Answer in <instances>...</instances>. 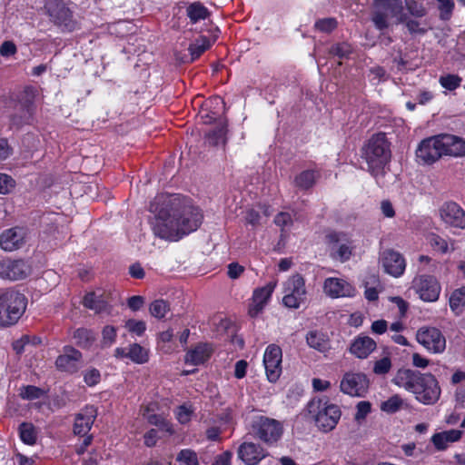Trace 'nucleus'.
<instances>
[{
  "label": "nucleus",
  "mask_w": 465,
  "mask_h": 465,
  "mask_svg": "<svg viewBox=\"0 0 465 465\" xmlns=\"http://www.w3.org/2000/svg\"><path fill=\"white\" fill-rule=\"evenodd\" d=\"M149 210L155 214L154 234L168 241H178L197 230L203 220L197 207L176 196H157Z\"/></svg>",
  "instance_id": "nucleus-1"
},
{
  "label": "nucleus",
  "mask_w": 465,
  "mask_h": 465,
  "mask_svg": "<svg viewBox=\"0 0 465 465\" xmlns=\"http://www.w3.org/2000/svg\"><path fill=\"white\" fill-rule=\"evenodd\" d=\"M393 381L399 387L413 393L415 399L425 405L435 404L441 394L439 381L431 373L402 369L398 371Z\"/></svg>",
  "instance_id": "nucleus-2"
},
{
  "label": "nucleus",
  "mask_w": 465,
  "mask_h": 465,
  "mask_svg": "<svg viewBox=\"0 0 465 465\" xmlns=\"http://www.w3.org/2000/svg\"><path fill=\"white\" fill-rule=\"evenodd\" d=\"M361 153L372 176L384 174V167L391 158V143L385 133L372 134L362 145Z\"/></svg>",
  "instance_id": "nucleus-3"
},
{
  "label": "nucleus",
  "mask_w": 465,
  "mask_h": 465,
  "mask_svg": "<svg viewBox=\"0 0 465 465\" xmlns=\"http://www.w3.org/2000/svg\"><path fill=\"white\" fill-rule=\"evenodd\" d=\"M27 307L25 295L15 288L0 289V326L15 325Z\"/></svg>",
  "instance_id": "nucleus-4"
},
{
  "label": "nucleus",
  "mask_w": 465,
  "mask_h": 465,
  "mask_svg": "<svg viewBox=\"0 0 465 465\" xmlns=\"http://www.w3.org/2000/svg\"><path fill=\"white\" fill-rule=\"evenodd\" d=\"M307 411L316 426L323 432L332 430L341 419V411L338 405L324 398H313L307 404Z\"/></svg>",
  "instance_id": "nucleus-5"
},
{
  "label": "nucleus",
  "mask_w": 465,
  "mask_h": 465,
  "mask_svg": "<svg viewBox=\"0 0 465 465\" xmlns=\"http://www.w3.org/2000/svg\"><path fill=\"white\" fill-rule=\"evenodd\" d=\"M45 9L54 24L63 31L73 32L77 29V21L62 0H45Z\"/></svg>",
  "instance_id": "nucleus-6"
},
{
  "label": "nucleus",
  "mask_w": 465,
  "mask_h": 465,
  "mask_svg": "<svg viewBox=\"0 0 465 465\" xmlns=\"http://www.w3.org/2000/svg\"><path fill=\"white\" fill-rule=\"evenodd\" d=\"M371 21L378 30L389 27L390 20L398 17L402 11L401 0H374Z\"/></svg>",
  "instance_id": "nucleus-7"
},
{
  "label": "nucleus",
  "mask_w": 465,
  "mask_h": 465,
  "mask_svg": "<svg viewBox=\"0 0 465 465\" xmlns=\"http://www.w3.org/2000/svg\"><path fill=\"white\" fill-rule=\"evenodd\" d=\"M252 432L255 437L266 444L277 442L282 435V424L268 417L261 416L255 420L252 425Z\"/></svg>",
  "instance_id": "nucleus-8"
},
{
  "label": "nucleus",
  "mask_w": 465,
  "mask_h": 465,
  "mask_svg": "<svg viewBox=\"0 0 465 465\" xmlns=\"http://www.w3.org/2000/svg\"><path fill=\"white\" fill-rule=\"evenodd\" d=\"M286 294L282 299L283 304L291 309H297L306 298L305 281L300 274L293 275L287 282Z\"/></svg>",
  "instance_id": "nucleus-9"
},
{
  "label": "nucleus",
  "mask_w": 465,
  "mask_h": 465,
  "mask_svg": "<svg viewBox=\"0 0 465 465\" xmlns=\"http://www.w3.org/2000/svg\"><path fill=\"white\" fill-rule=\"evenodd\" d=\"M340 388L345 394L363 397L369 389V380L364 373L347 372L341 381Z\"/></svg>",
  "instance_id": "nucleus-10"
},
{
  "label": "nucleus",
  "mask_w": 465,
  "mask_h": 465,
  "mask_svg": "<svg viewBox=\"0 0 465 465\" xmlns=\"http://www.w3.org/2000/svg\"><path fill=\"white\" fill-rule=\"evenodd\" d=\"M417 341L428 351L440 353L446 348V340L441 331L434 327L420 328L416 334Z\"/></svg>",
  "instance_id": "nucleus-11"
},
{
  "label": "nucleus",
  "mask_w": 465,
  "mask_h": 465,
  "mask_svg": "<svg viewBox=\"0 0 465 465\" xmlns=\"http://www.w3.org/2000/svg\"><path fill=\"white\" fill-rule=\"evenodd\" d=\"M413 287L420 298L425 302H435L439 299L440 285L432 275L422 274L415 277Z\"/></svg>",
  "instance_id": "nucleus-12"
},
{
  "label": "nucleus",
  "mask_w": 465,
  "mask_h": 465,
  "mask_svg": "<svg viewBox=\"0 0 465 465\" xmlns=\"http://www.w3.org/2000/svg\"><path fill=\"white\" fill-rule=\"evenodd\" d=\"M31 272L30 266L23 260L0 261V277L5 280L18 281L26 278Z\"/></svg>",
  "instance_id": "nucleus-13"
},
{
  "label": "nucleus",
  "mask_w": 465,
  "mask_h": 465,
  "mask_svg": "<svg viewBox=\"0 0 465 465\" xmlns=\"http://www.w3.org/2000/svg\"><path fill=\"white\" fill-rule=\"evenodd\" d=\"M440 143L439 135L422 140L416 151L417 157L426 164L434 163L444 156Z\"/></svg>",
  "instance_id": "nucleus-14"
},
{
  "label": "nucleus",
  "mask_w": 465,
  "mask_h": 465,
  "mask_svg": "<svg viewBox=\"0 0 465 465\" xmlns=\"http://www.w3.org/2000/svg\"><path fill=\"white\" fill-rule=\"evenodd\" d=\"M282 349L275 344L269 345L264 352L263 363L271 382H275L282 373Z\"/></svg>",
  "instance_id": "nucleus-15"
},
{
  "label": "nucleus",
  "mask_w": 465,
  "mask_h": 465,
  "mask_svg": "<svg viewBox=\"0 0 465 465\" xmlns=\"http://www.w3.org/2000/svg\"><path fill=\"white\" fill-rule=\"evenodd\" d=\"M55 366L61 371L75 373L82 367V353L72 346H64L63 353L56 358Z\"/></svg>",
  "instance_id": "nucleus-16"
},
{
  "label": "nucleus",
  "mask_w": 465,
  "mask_h": 465,
  "mask_svg": "<svg viewBox=\"0 0 465 465\" xmlns=\"http://www.w3.org/2000/svg\"><path fill=\"white\" fill-rule=\"evenodd\" d=\"M380 262L384 272L393 277L401 276L405 271V259L400 252L392 249L384 250L381 253Z\"/></svg>",
  "instance_id": "nucleus-17"
},
{
  "label": "nucleus",
  "mask_w": 465,
  "mask_h": 465,
  "mask_svg": "<svg viewBox=\"0 0 465 465\" xmlns=\"http://www.w3.org/2000/svg\"><path fill=\"white\" fill-rule=\"evenodd\" d=\"M440 215L447 225L465 229V211L456 203H445L440 209Z\"/></svg>",
  "instance_id": "nucleus-18"
},
{
  "label": "nucleus",
  "mask_w": 465,
  "mask_h": 465,
  "mask_svg": "<svg viewBox=\"0 0 465 465\" xmlns=\"http://www.w3.org/2000/svg\"><path fill=\"white\" fill-rule=\"evenodd\" d=\"M442 153L444 156H465V140L452 134H439Z\"/></svg>",
  "instance_id": "nucleus-19"
},
{
  "label": "nucleus",
  "mask_w": 465,
  "mask_h": 465,
  "mask_svg": "<svg viewBox=\"0 0 465 465\" xmlns=\"http://www.w3.org/2000/svg\"><path fill=\"white\" fill-rule=\"evenodd\" d=\"M323 291L331 298L351 297L354 295V288L346 281L339 278H327L323 282Z\"/></svg>",
  "instance_id": "nucleus-20"
},
{
  "label": "nucleus",
  "mask_w": 465,
  "mask_h": 465,
  "mask_svg": "<svg viewBox=\"0 0 465 465\" xmlns=\"http://www.w3.org/2000/svg\"><path fill=\"white\" fill-rule=\"evenodd\" d=\"M238 457L246 465H256L267 456L262 447L253 442H243L238 448Z\"/></svg>",
  "instance_id": "nucleus-21"
},
{
  "label": "nucleus",
  "mask_w": 465,
  "mask_h": 465,
  "mask_svg": "<svg viewBox=\"0 0 465 465\" xmlns=\"http://www.w3.org/2000/svg\"><path fill=\"white\" fill-rule=\"evenodd\" d=\"M25 232L19 227L11 228L2 232L0 245L7 252H13L21 248L25 243Z\"/></svg>",
  "instance_id": "nucleus-22"
},
{
  "label": "nucleus",
  "mask_w": 465,
  "mask_h": 465,
  "mask_svg": "<svg viewBox=\"0 0 465 465\" xmlns=\"http://www.w3.org/2000/svg\"><path fill=\"white\" fill-rule=\"evenodd\" d=\"M96 415L97 411L94 406H86L75 418L74 424V434L85 436L91 430Z\"/></svg>",
  "instance_id": "nucleus-23"
},
{
  "label": "nucleus",
  "mask_w": 465,
  "mask_h": 465,
  "mask_svg": "<svg viewBox=\"0 0 465 465\" xmlns=\"http://www.w3.org/2000/svg\"><path fill=\"white\" fill-rule=\"evenodd\" d=\"M109 294L103 292H89L84 298V305L97 313L107 312L109 309Z\"/></svg>",
  "instance_id": "nucleus-24"
},
{
  "label": "nucleus",
  "mask_w": 465,
  "mask_h": 465,
  "mask_svg": "<svg viewBox=\"0 0 465 465\" xmlns=\"http://www.w3.org/2000/svg\"><path fill=\"white\" fill-rule=\"evenodd\" d=\"M376 348V342L368 336H359L350 347V351L357 358L365 359Z\"/></svg>",
  "instance_id": "nucleus-25"
},
{
  "label": "nucleus",
  "mask_w": 465,
  "mask_h": 465,
  "mask_svg": "<svg viewBox=\"0 0 465 465\" xmlns=\"http://www.w3.org/2000/svg\"><path fill=\"white\" fill-rule=\"evenodd\" d=\"M213 130L206 134L205 143L210 146H218L220 143L223 145L226 143L227 121L225 118H220Z\"/></svg>",
  "instance_id": "nucleus-26"
},
{
  "label": "nucleus",
  "mask_w": 465,
  "mask_h": 465,
  "mask_svg": "<svg viewBox=\"0 0 465 465\" xmlns=\"http://www.w3.org/2000/svg\"><path fill=\"white\" fill-rule=\"evenodd\" d=\"M213 352L212 347L207 343H200L185 355V362L193 365L204 363Z\"/></svg>",
  "instance_id": "nucleus-27"
},
{
  "label": "nucleus",
  "mask_w": 465,
  "mask_h": 465,
  "mask_svg": "<svg viewBox=\"0 0 465 465\" xmlns=\"http://www.w3.org/2000/svg\"><path fill=\"white\" fill-rule=\"evenodd\" d=\"M462 432L459 430H450L435 433L431 437V442L438 450L447 449L450 443L458 441L461 438Z\"/></svg>",
  "instance_id": "nucleus-28"
},
{
  "label": "nucleus",
  "mask_w": 465,
  "mask_h": 465,
  "mask_svg": "<svg viewBox=\"0 0 465 465\" xmlns=\"http://www.w3.org/2000/svg\"><path fill=\"white\" fill-rule=\"evenodd\" d=\"M307 344L320 352H326L330 350V340L324 333L318 331H311L306 335Z\"/></svg>",
  "instance_id": "nucleus-29"
},
{
  "label": "nucleus",
  "mask_w": 465,
  "mask_h": 465,
  "mask_svg": "<svg viewBox=\"0 0 465 465\" xmlns=\"http://www.w3.org/2000/svg\"><path fill=\"white\" fill-rule=\"evenodd\" d=\"M450 307L457 315L462 312L465 307V286L452 292L450 297Z\"/></svg>",
  "instance_id": "nucleus-30"
},
{
  "label": "nucleus",
  "mask_w": 465,
  "mask_h": 465,
  "mask_svg": "<svg viewBox=\"0 0 465 465\" xmlns=\"http://www.w3.org/2000/svg\"><path fill=\"white\" fill-rule=\"evenodd\" d=\"M212 45L207 36H200L189 45V52L192 60L197 59L203 53L209 49Z\"/></svg>",
  "instance_id": "nucleus-31"
},
{
  "label": "nucleus",
  "mask_w": 465,
  "mask_h": 465,
  "mask_svg": "<svg viewBox=\"0 0 465 465\" xmlns=\"http://www.w3.org/2000/svg\"><path fill=\"white\" fill-rule=\"evenodd\" d=\"M204 110H210V113L201 114L200 116H220L224 114V103L220 96L213 97L204 103Z\"/></svg>",
  "instance_id": "nucleus-32"
},
{
  "label": "nucleus",
  "mask_w": 465,
  "mask_h": 465,
  "mask_svg": "<svg viewBox=\"0 0 465 465\" xmlns=\"http://www.w3.org/2000/svg\"><path fill=\"white\" fill-rule=\"evenodd\" d=\"M76 344L82 348H89L95 340L94 332L90 330L80 328L74 332Z\"/></svg>",
  "instance_id": "nucleus-33"
},
{
  "label": "nucleus",
  "mask_w": 465,
  "mask_h": 465,
  "mask_svg": "<svg viewBox=\"0 0 465 465\" xmlns=\"http://www.w3.org/2000/svg\"><path fill=\"white\" fill-rule=\"evenodd\" d=\"M187 15L193 24L205 19L208 15V10L200 3H193L187 7Z\"/></svg>",
  "instance_id": "nucleus-34"
},
{
  "label": "nucleus",
  "mask_w": 465,
  "mask_h": 465,
  "mask_svg": "<svg viewBox=\"0 0 465 465\" xmlns=\"http://www.w3.org/2000/svg\"><path fill=\"white\" fill-rule=\"evenodd\" d=\"M19 433L21 440L28 445H33L36 441L35 428L32 423L23 422L19 426Z\"/></svg>",
  "instance_id": "nucleus-35"
},
{
  "label": "nucleus",
  "mask_w": 465,
  "mask_h": 465,
  "mask_svg": "<svg viewBox=\"0 0 465 465\" xmlns=\"http://www.w3.org/2000/svg\"><path fill=\"white\" fill-rule=\"evenodd\" d=\"M276 286V282H269L264 287L256 289L253 292V302H257L260 303L266 304L269 301L274 288Z\"/></svg>",
  "instance_id": "nucleus-36"
},
{
  "label": "nucleus",
  "mask_w": 465,
  "mask_h": 465,
  "mask_svg": "<svg viewBox=\"0 0 465 465\" xmlns=\"http://www.w3.org/2000/svg\"><path fill=\"white\" fill-rule=\"evenodd\" d=\"M149 311L152 316L163 319L170 311V306L164 300H155L150 304Z\"/></svg>",
  "instance_id": "nucleus-37"
},
{
  "label": "nucleus",
  "mask_w": 465,
  "mask_h": 465,
  "mask_svg": "<svg viewBox=\"0 0 465 465\" xmlns=\"http://www.w3.org/2000/svg\"><path fill=\"white\" fill-rule=\"evenodd\" d=\"M127 355L129 359L136 363H143L148 360L146 351L138 343H134L130 346Z\"/></svg>",
  "instance_id": "nucleus-38"
},
{
  "label": "nucleus",
  "mask_w": 465,
  "mask_h": 465,
  "mask_svg": "<svg viewBox=\"0 0 465 465\" xmlns=\"http://www.w3.org/2000/svg\"><path fill=\"white\" fill-rule=\"evenodd\" d=\"M180 465H198L197 453L192 450H182L176 457Z\"/></svg>",
  "instance_id": "nucleus-39"
},
{
  "label": "nucleus",
  "mask_w": 465,
  "mask_h": 465,
  "mask_svg": "<svg viewBox=\"0 0 465 465\" xmlns=\"http://www.w3.org/2000/svg\"><path fill=\"white\" fill-rule=\"evenodd\" d=\"M315 183V175L312 171H304L295 178V183L302 189H309Z\"/></svg>",
  "instance_id": "nucleus-40"
},
{
  "label": "nucleus",
  "mask_w": 465,
  "mask_h": 465,
  "mask_svg": "<svg viewBox=\"0 0 465 465\" xmlns=\"http://www.w3.org/2000/svg\"><path fill=\"white\" fill-rule=\"evenodd\" d=\"M438 2V9L440 12V18L441 20L447 21L449 20L454 10V1L453 0H437Z\"/></svg>",
  "instance_id": "nucleus-41"
},
{
  "label": "nucleus",
  "mask_w": 465,
  "mask_h": 465,
  "mask_svg": "<svg viewBox=\"0 0 465 465\" xmlns=\"http://www.w3.org/2000/svg\"><path fill=\"white\" fill-rule=\"evenodd\" d=\"M402 400L399 395H393L387 401L381 403V409L383 411L393 413L396 412L401 406Z\"/></svg>",
  "instance_id": "nucleus-42"
},
{
  "label": "nucleus",
  "mask_w": 465,
  "mask_h": 465,
  "mask_svg": "<svg viewBox=\"0 0 465 465\" xmlns=\"http://www.w3.org/2000/svg\"><path fill=\"white\" fill-rule=\"evenodd\" d=\"M351 53V46L348 43L336 44L331 46L330 54L340 59L348 58Z\"/></svg>",
  "instance_id": "nucleus-43"
},
{
  "label": "nucleus",
  "mask_w": 465,
  "mask_h": 465,
  "mask_svg": "<svg viewBox=\"0 0 465 465\" xmlns=\"http://www.w3.org/2000/svg\"><path fill=\"white\" fill-rule=\"evenodd\" d=\"M461 78L455 74H447L440 76V84L447 90L452 91L460 86Z\"/></svg>",
  "instance_id": "nucleus-44"
},
{
  "label": "nucleus",
  "mask_w": 465,
  "mask_h": 465,
  "mask_svg": "<svg viewBox=\"0 0 465 465\" xmlns=\"http://www.w3.org/2000/svg\"><path fill=\"white\" fill-rule=\"evenodd\" d=\"M337 21L334 18H323L316 21L315 28L321 32L330 33L337 27Z\"/></svg>",
  "instance_id": "nucleus-45"
},
{
  "label": "nucleus",
  "mask_w": 465,
  "mask_h": 465,
  "mask_svg": "<svg viewBox=\"0 0 465 465\" xmlns=\"http://www.w3.org/2000/svg\"><path fill=\"white\" fill-rule=\"evenodd\" d=\"M405 5L408 11L416 17H422L426 15L425 7L415 0H405Z\"/></svg>",
  "instance_id": "nucleus-46"
},
{
  "label": "nucleus",
  "mask_w": 465,
  "mask_h": 465,
  "mask_svg": "<svg viewBox=\"0 0 465 465\" xmlns=\"http://www.w3.org/2000/svg\"><path fill=\"white\" fill-rule=\"evenodd\" d=\"M126 329L139 336L143 335L146 330V324L143 321L128 320L125 323Z\"/></svg>",
  "instance_id": "nucleus-47"
},
{
  "label": "nucleus",
  "mask_w": 465,
  "mask_h": 465,
  "mask_svg": "<svg viewBox=\"0 0 465 465\" xmlns=\"http://www.w3.org/2000/svg\"><path fill=\"white\" fill-rule=\"evenodd\" d=\"M391 368V361L389 357H383L382 359L375 361L373 367V372L379 375L386 374Z\"/></svg>",
  "instance_id": "nucleus-48"
},
{
  "label": "nucleus",
  "mask_w": 465,
  "mask_h": 465,
  "mask_svg": "<svg viewBox=\"0 0 465 465\" xmlns=\"http://www.w3.org/2000/svg\"><path fill=\"white\" fill-rule=\"evenodd\" d=\"M15 185V180L5 173H0V193H8Z\"/></svg>",
  "instance_id": "nucleus-49"
},
{
  "label": "nucleus",
  "mask_w": 465,
  "mask_h": 465,
  "mask_svg": "<svg viewBox=\"0 0 465 465\" xmlns=\"http://www.w3.org/2000/svg\"><path fill=\"white\" fill-rule=\"evenodd\" d=\"M101 380L100 371L94 368L86 371L84 374V381L88 386H94Z\"/></svg>",
  "instance_id": "nucleus-50"
},
{
  "label": "nucleus",
  "mask_w": 465,
  "mask_h": 465,
  "mask_svg": "<svg viewBox=\"0 0 465 465\" xmlns=\"http://www.w3.org/2000/svg\"><path fill=\"white\" fill-rule=\"evenodd\" d=\"M103 342L104 345H111L116 338V329L114 326L107 325L103 329Z\"/></svg>",
  "instance_id": "nucleus-51"
},
{
  "label": "nucleus",
  "mask_w": 465,
  "mask_h": 465,
  "mask_svg": "<svg viewBox=\"0 0 465 465\" xmlns=\"http://www.w3.org/2000/svg\"><path fill=\"white\" fill-rule=\"evenodd\" d=\"M150 407H146L143 411V416L144 419H146V420L152 424V425H155V426H160L162 423H163V420H164V417L162 416V415H159V414H151L150 413Z\"/></svg>",
  "instance_id": "nucleus-52"
},
{
  "label": "nucleus",
  "mask_w": 465,
  "mask_h": 465,
  "mask_svg": "<svg viewBox=\"0 0 465 465\" xmlns=\"http://www.w3.org/2000/svg\"><path fill=\"white\" fill-rule=\"evenodd\" d=\"M351 255V246L347 242H341L337 250L336 258L341 262L348 261Z\"/></svg>",
  "instance_id": "nucleus-53"
},
{
  "label": "nucleus",
  "mask_w": 465,
  "mask_h": 465,
  "mask_svg": "<svg viewBox=\"0 0 465 465\" xmlns=\"http://www.w3.org/2000/svg\"><path fill=\"white\" fill-rule=\"evenodd\" d=\"M192 413V410L185 405H182L178 407L176 417L180 423L185 424L191 420Z\"/></svg>",
  "instance_id": "nucleus-54"
},
{
  "label": "nucleus",
  "mask_w": 465,
  "mask_h": 465,
  "mask_svg": "<svg viewBox=\"0 0 465 465\" xmlns=\"http://www.w3.org/2000/svg\"><path fill=\"white\" fill-rule=\"evenodd\" d=\"M274 223L280 227L291 226L292 219L289 213H279L274 218Z\"/></svg>",
  "instance_id": "nucleus-55"
},
{
  "label": "nucleus",
  "mask_w": 465,
  "mask_h": 465,
  "mask_svg": "<svg viewBox=\"0 0 465 465\" xmlns=\"http://www.w3.org/2000/svg\"><path fill=\"white\" fill-rule=\"evenodd\" d=\"M371 403L369 401H360L357 404V412L355 414L356 420L364 419L367 414L371 411Z\"/></svg>",
  "instance_id": "nucleus-56"
},
{
  "label": "nucleus",
  "mask_w": 465,
  "mask_h": 465,
  "mask_svg": "<svg viewBox=\"0 0 465 465\" xmlns=\"http://www.w3.org/2000/svg\"><path fill=\"white\" fill-rule=\"evenodd\" d=\"M16 53V46L11 41L4 42L0 46V54L5 57H8Z\"/></svg>",
  "instance_id": "nucleus-57"
},
{
  "label": "nucleus",
  "mask_w": 465,
  "mask_h": 465,
  "mask_svg": "<svg viewBox=\"0 0 465 465\" xmlns=\"http://www.w3.org/2000/svg\"><path fill=\"white\" fill-rule=\"evenodd\" d=\"M127 304L132 311H138L144 304V298L140 295L132 296L128 299Z\"/></svg>",
  "instance_id": "nucleus-58"
},
{
  "label": "nucleus",
  "mask_w": 465,
  "mask_h": 465,
  "mask_svg": "<svg viewBox=\"0 0 465 465\" xmlns=\"http://www.w3.org/2000/svg\"><path fill=\"white\" fill-rule=\"evenodd\" d=\"M244 271V267L237 262H232L228 265V276L231 279H237Z\"/></svg>",
  "instance_id": "nucleus-59"
},
{
  "label": "nucleus",
  "mask_w": 465,
  "mask_h": 465,
  "mask_svg": "<svg viewBox=\"0 0 465 465\" xmlns=\"http://www.w3.org/2000/svg\"><path fill=\"white\" fill-rule=\"evenodd\" d=\"M41 393V389L29 385L25 388V392H23L22 395L26 399H37L40 397Z\"/></svg>",
  "instance_id": "nucleus-60"
},
{
  "label": "nucleus",
  "mask_w": 465,
  "mask_h": 465,
  "mask_svg": "<svg viewBox=\"0 0 465 465\" xmlns=\"http://www.w3.org/2000/svg\"><path fill=\"white\" fill-rule=\"evenodd\" d=\"M248 367V363L244 360L238 361L235 363L234 376L237 379H242L246 375V370Z\"/></svg>",
  "instance_id": "nucleus-61"
},
{
  "label": "nucleus",
  "mask_w": 465,
  "mask_h": 465,
  "mask_svg": "<svg viewBox=\"0 0 465 465\" xmlns=\"http://www.w3.org/2000/svg\"><path fill=\"white\" fill-rule=\"evenodd\" d=\"M386 74L385 70L382 67L376 66L370 70V76L371 81L381 82L384 79Z\"/></svg>",
  "instance_id": "nucleus-62"
},
{
  "label": "nucleus",
  "mask_w": 465,
  "mask_h": 465,
  "mask_svg": "<svg viewBox=\"0 0 465 465\" xmlns=\"http://www.w3.org/2000/svg\"><path fill=\"white\" fill-rule=\"evenodd\" d=\"M381 209L385 217L392 218L395 216L394 208L389 200H384L381 202Z\"/></svg>",
  "instance_id": "nucleus-63"
},
{
  "label": "nucleus",
  "mask_w": 465,
  "mask_h": 465,
  "mask_svg": "<svg viewBox=\"0 0 465 465\" xmlns=\"http://www.w3.org/2000/svg\"><path fill=\"white\" fill-rule=\"evenodd\" d=\"M231 458L232 453L230 451H225L216 457L213 465H230Z\"/></svg>",
  "instance_id": "nucleus-64"
}]
</instances>
